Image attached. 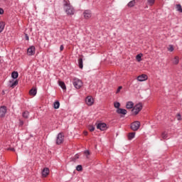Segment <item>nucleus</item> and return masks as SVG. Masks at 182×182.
Masks as SVG:
<instances>
[{
    "instance_id": "1",
    "label": "nucleus",
    "mask_w": 182,
    "mask_h": 182,
    "mask_svg": "<svg viewBox=\"0 0 182 182\" xmlns=\"http://www.w3.org/2000/svg\"><path fill=\"white\" fill-rule=\"evenodd\" d=\"M63 9L68 16H73L76 14V9H75V7L70 3L64 5Z\"/></svg>"
},
{
    "instance_id": "2",
    "label": "nucleus",
    "mask_w": 182,
    "mask_h": 182,
    "mask_svg": "<svg viewBox=\"0 0 182 182\" xmlns=\"http://www.w3.org/2000/svg\"><path fill=\"white\" fill-rule=\"evenodd\" d=\"M141 109H143V105L141 103L136 104L132 109V112L134 114L137 115L139 112H141Z\"/></svg>"
},
{
    "instance_id": "3",
    "label": "nucleus",
    "mask_w": 182,
    "mask_h": 182,
    "mask_svg": "<svg viewBox=\"0 0 182 182\" xmlns=\"http://www.w3.org/2000/svg\"><path fill=\"white\" fill-rule=\"evenodd\" d=\"M73 84L75 89H80L83 86V82L79 78H74L73 80Z\"/></svg>"
},
{
    "instance_id": "4",
    "label": "nucleus",
    "mask_w": 182,
    "mask_h": 182,
    "mask_svg": "<svg viewBox=\"0 0 182 182\" xmlns=\"http://www.w3.org/2000/svg\"><path fill=\"white\" fill-rule=\"evenodd\" d=\"M64 140H65V135H63V133L60 132L56 136L55 143L59 146L60 144H62V143H63Z\"/></svg>"
},
{
    "instance_id": "5",
    "label": "nucleus",
    "mask_w": 182,
    "mask_h": 182,
    "mask_svg": "<svg viewBox=\"0 0 182 182\" xmlns=\"http://www.w3.org/2000/svg\"><path fill=\"white\" fill-rule=\"evenodd\" d=\"M8 112V108L6 106L3 105L0 107V119H4L5 116H6V113Z\"/></svg>"
},
{
    "instance_id": "6",
    "label": "nucleus",
    "mask_w": 182,
    "mask_h": 182,
    "mask_svg": "<svg viewBox=\"0 0 182 182\" xmlns=\"http://www.w3.org/2000/svg\"><path fill=\"white\" fill-rule=\"evenodd\" d=\"M131 129L134 132H137L138 129H140V122L135 121L131 124Z\"/></svg>"
},
{
    "instance_id": "7",
    "label": "nucleus",
    "mask_w": 182,
    "mask_h": 182,
    "mask_svg": "<svg viewBox=\"0 0 182 182\" xmlns=\"http://www.w3.org/2000/svg\"><path fill=\"white\" fill-rule=\"evenodd\" d=\"M36 50V48H35V46H31L27 49V55H28V56H33V55H35Z\"/></svg>"
},
{
    "instance_id": "8",
    "label": "nucleus",
    "mask_w": 182,
    "mask_h": 182,
    "mask_svg": "<svg viewBox=\"0 0 182 182\" xmlns=\"http://www.w3.org/2000/svg\"><path fill=\"white\" fill-rule=\"evenodd\" d=\"M97 129L98 130H101L102 132H105L107 129V125L105 123H98L97 125Z\"/></svg>"
},
{
    "instance_id": "9",
    "label": "nucleus",
    "mask_w": 182,
    "mask_h": 182,
    "mask_svg": "<svg viewBox=\"0 0 182 182\" xmlns=\"http://www.w3.org/2000/svg\"><path fill=\"white\" fill-rule=\"evenodd\" d=\"M18 83H19V80H11L9 81V87H12V89H14V87H15V86H18Z\"/></svg>"
},
{
    "instance_id": "10",
    "label": "nucleus",
    "mask_w": 182,
    "mask_h": 182,
    "mask_svg": "<svg viewBox=\"0 0 182 182\" xmlns=\"http://www.w3.org/2000/svg\"><path fill=\"white\" fill-rule=\"evenodd\" d=\"M85 102L87 106H92L93 103H95V101L93 100V98H92V97L88 96L85 99Z\"/></svg>"
},
{
    "instance_id": "11",
    "label": "nucleus",
    "mask_w": 182,
    "mask_h": 182,
    "mask_svg": "<svg viewBox=\"0 0 182 182\" xmlns=\"http://www.w3.org/2000/svg\"><path fill=\"white\" fill-rule=\"evenodd\" d=\"M83 15H84L85 19H89L92 18V11H90V10H85L83 12Z\"/></svg>"
},
{
    "instance_id": "12",
    "label": "nucleus",
    "mask_w": 182,
    "mask_h": 182,
    "mask_svg": "<svg viewBox=\"0 0 182 182\" xmlns=\"http://www.w3.org/2000/svg\"><path fill=\"white\" fill-rule=\"evenodd\" d=\"M147 79H148V77H147V75L146 74H142L137 77V80L139 82H144L145 80H147Z\"/></svg>"
},
{
    "instance_id": "13",
    "label": "nucleus",
    "mask_w": 182,
    "mask_h": 182,
    "mask_svg": "<svg viewBox=\"0 0 182 182\" xmlns=\"http://www.w3.org/2000/svg\"><path fill=\"white\" fill-rule=\"evenodd\" d=\"M117 114H127V110H126V109H123V108H118L117 109Z\"/></svg>"
},
{
    "instance_id": "14",
    "label": "nucleus",
    "mask_w": 182,
    "mask_h": 182,
    "mask_svg": "<svg viewBox=\"0 0 182 182\" xmlns=\"http://www.w3.org/2000/svg\"><path fill=\"white\" fill-rule=\"evenodd\" d=\"M134 106V103H133V102L132 101H129L126 104L127 109H133Z\"/></svg>"
},
{
    "instance_id": "15",
    "label": "nucleus",
    "mask_w": 182,
    "mask_h": 182,
    "mask_svg": "<svg viewBox=\"0 0 182 182\" xmlns=\"http://www.w3.org/2000/svg\"><path fill=\"white\" fill-rule=\"evenodd\" d=\"M36 93H38V90H36V88H32L29 91V95H31V96H36Z\"/></svg>"
},
{
    "instance_id": "16",
    "label": "nucleus",
    "mask_w": 182,
    "mask_h": 182,
    "mask_svg": "<svg viewBox=\"0 0 182 182\" xmlns=\"http://www.w3.org/2000/svg\"><path fill=\"white\" fill-rule=\"evenodd\" d=\"M49 174V168H45L42 171V176L43 177H47Z\"/></svg>"
},
{
    "instance_id": "17",
    "label": "nucleus",
    "mask_w": 182,
    "mask_h": 182,
    "mask_svg": "<svg viewBox=\"0 0 182 182\" xmlns=\"http://www.w3.org/2000/svg\"><path fill=\"white\" fill-rule=\"evenodd\" d=\"M58 85L63 89V90H66V85L63 81H58Z\"/></svg>"
},
{
    "instance_id": "18",
    "label": "nucleus",
    "mask_w": 182,
    "mask_h": 182,
    "mask_svg": "<svg viewBox=\"0 0 182 182\" xmlns=\"http://www.w3.org/2000/svg\"><path fill=\"white\" fill-rule=\"evenodd\" d=\"M78 66L80 69H83V58H80L78 59Z\"/></svg>"
},
{
    "instance_id": "19",
    "label": "nucleus",
    "mask_w": 182,
    "mask_h": 182,
    "mask_svg": "<svg viewBox=\"0 0 182 182\" xmlns=\"http://www.w3.org/2000/svg\"><path fill=\"white\" fill-rule=\"evenodd\" d=\"M19 76V73H18V71H14L11 73V77L12 79H18V77Z\"/></svg>"
},
{
    "instance_id": "20",
    "label": "nucleus",
    "mask_w": 182,
    "mask_h": 182,
    "mask_svg": "<svg viewBox=\"0 0 182 182\" xmlns=\"http://www.w3.org/2000/svg\"><path fill=\"white\" fill-rule=\"evenodd\" d=\"M4 29H5V23L4 21H0V33L4 32Z\"/></svg>"
},
{
    "instance_id": "21",
    "label": "nucleus",
    "mask_w": 182,
    "mask_h": 182,
    "mask_svg": "<svg viewBox=\"0 0 182 182\" xmlns=\"http://www.w3.org/2000/svg\"><path fill=\"white\" fill-rule=\"evenodd\" d=\"M135 136H136V132H131L128 134V139L133 140Z\"/></svg>"
},
{
    "instance_id": "22",
    "label": "nucleus",
    "mask_w": 182,
    "mask_h": 182,
    "mask_svg": "<svg viewBox=\"0 0 182 182\" xmlns=\"http://www.w3.org/2000/svg\"><path fill=\"white\" fill-rule=\"evenodd\" d=\"M127 5L129 8H133V6H134V5H136V0H132V1H129Z\"/></svg>"
},
{
    "instance_id": "23",
    "label": "nucleus",
    "mask_w": 182,
    "mask_h": 182,
    "mask_svg": "<svg viewBox=\"0 0 182 182\" xmlns=\"http://www.w3.org/2000/svg\"><path fill=\"white\" fill-rule=\"evenodd\" d=\"M53 107L54 109H59V107H60V102H59V101H55L53 103Z\"/></svg>"
},
{
    "instance_id": "24",
    "label": "nucleus",
    "mask_w": 182,
    "mask_h": 182,
    "mask_svg": "<svg viewBox=\"0 0 182 182\" xmlns=\"http://www.w3.org/2000/svg\"><path fill=\"white\" fill-rule=\"evenodd\" d=\"M176 9L178 12H180L182 14V8H181V4H176Z\"/></svg>"
},
{
    "instance_id": "25",
    "label": "nucleus",
    "mask_w": 182,
    "mask_h": 182,
    "mask_svg": "<svg viewBox=\"0 0 182 182\" xmlns=\"http://www.w3.org/2000/svg\"><path fill=\"white\" fill-rule=\"evenodd\" d=\"M22 116L24 119H28L29 117V112L28 111L23 112Z\"/></svg>"
},
{
    "instance_id": "26",
    "label": "nucleus",
    "mask_w": 182,
    "mask_h": 182,
    "mask_svg": "<svg viewBox=\"0 0 182 182\" xmlns=\"http://www.w3.org/2000/svg\"><path fill=\"white\" fill-rule=\"evenodd\" d=\"M179 62H180V60H179L178 57L176 56L173 61V65H178Z\"/></svg>"
},
{
    "instance_id": "27",
    "label": "nucleus",
    "mask_w": 182,
    "mask_h": 182,
    "mask_svg": "<svg viewBox=\"0 0 182 182\" xmlns=\"http://www.w3.org/2000/svg\"><path fill=\"white\" fill-rule=\"evenodd\" d=\"M141 56H143V54L141 53L136 55V59L137 62H141Z\"/></svg>"
},
{
    "instance_id": "28",
    "label": "nucleus",
    "mask_w": 182,
    "mask_h": 182,
    "mask_svg": "<svg viewBox=\"0 0 182 182\" xmlns=\"http://www.w3.org/2000/svg\"><path fill=\"white\" fill-rule=\"evenodd\" d=\"M155 2H156V0H147V4L150 6H153V5H154Z\"/></svg>"
},
{
    "instance_id": "29",
    "label": "nucleus",
    "mask_w": 182,
    "mask_h": 182,
    "mask_svg": "<svg viewBox=\"0 0 182 182\" xmlns=\"http://www.w3.org/2000/svg\"><path fill=\"white\" fill-rule=\"evenodd\" d=\"M161 137L164 139V140H166L167 137H168V135L167 134V132H164L161 134Z\"/></svg>"
},
{
    "instance_id": "30",
    "label": "nucleus",
    "mask_w": 182,
    "mask_h": 182,
    "mask_svg": "<svg viewBox=\"0 0 182 182\" xmlns=\"http://www.w3.org/2000/svg\"><path fill=\"white\" fill-rule=\"evenodd\" d=\"M176 119H177V120H178V122H181V120H182L181 114L178 113V114H176Z\"/></svg>"
},
{
    "instance_id": "31",
    "label": "nucleus",
    "mask_w": 182,
    "mask_h": 182,
    "mask_svg": "<svg viewBox=\"0 0 182 182\" xmlns=\"http://www.w3.org/2000/svg\"><path fill=\"white\" fill-rule=\"evenodd\" d=\"M114 106L116 109H120V102H114Z\"/></svg>"
},
{
    "instance_id": "32",
    "label": "nucleus",
    "mask_w": 182,
    "mask_h": 182,
    "mask_svg": "<svg viewBox=\"0 0 182 182\" xmlns=\"http://www.w3.org/2000/svg\"><path fill=\"white\" fill-rule=\"evenodd\" d=\"M76 170H77V171H82V170H83L82 165H77L76 166Z\"/></svg>"
},
{
    "instance_id": "33",
    "label": "nucleus",
    "mask_w": 182,
    "mask_h": 182,
    "mask_svg": "<svg viewBox=\"0 0 182 182\" xmlns=\"http://www.w3.org/2000/svg\"><path fill=\"white\" fill-rule=\"evenodd\" d=\"M63 6L67 5L68 4H70V1L69 0H63Z\"/></svg>"
},
{
    "instance_id": "34",
    "label": "nucleus",
    "mask_w": 182,
    "mask_h": 182,
    "mask_svg": "<svg viewBox=\"0 0 182 182\" xmlns=\"http://www.w3.org/2000/svg\"><path fill=\"white\" fill-rule=\"evenodd\" d=\"M122 89H123V87H122V86L118 87L116 93H117H117H119V92H120V90H122Z\"/></svg>"
},
{
    "instance_id": "35",
    "label": "nucleus",
    "mask_w": 182,
    "mask_h": 182,
    "mask_svg": "<svg viewBox=\"0 0 182 182\" xmlns=\"http://www.w3.org/2000/svg\"><path fill=\"white\" fill-rule=\"evenodd\" d=\"M90 132H95V127L94 126H90L89 127Z\"/></svg>"
},
{
    "instance_id": "36",
    "label": "nucleus",
    "mask_w": 182,
    "mask_h": 182,
    "mask_svg": "<svg viewBox=\"0 0 182 182\" xmlns=\"http://www.w3.org/2000/svg\"><path fill=\"white\" fill-rule=\"evenodd\" d=\"M168 50L173 52V50H174V47H173V46H169Z\"/></svg>"
},
{
    "instance_id": "37",
    "label": "nucleus",
    "mask_w": 182,
    "mask_h": 182,
    "mask_svg": "<svg viewBox=\"0 0 182 182\" xmlns=\"http://www.w3.org/2000/svg\"><path fill=\"white\" fill-rule=\"evenodd\" d=\"M85 154H86V156H89L90 154V151H89V150L85 151Z\"/></svg>"
},
{
    "instance_id": "38",
    "label": "nucleus",
    "mask_w": 182,
    "mask_h": 182,
    "mask_svg": "<svg viewBox=\"0 0 182 182\" xmlns=\"http://www.w3.org/2000/svg\"><path fill=\"white\" fill-rule=\"evenodd\" d=\"M0 15H4V9L0 8Z\"/></svg>"
},
{
    "instance_id": "39",
    "label": "nucleus",
    "mask_w": 182,
    "mask_h": 182,
    "mask_svg": "<svg viewBox=\"0 0 182 182\" xmlns=\"http://www.w3.org/2000/svg\"><path fill=\"white\" fill-rule=\"evenodd\" d=\"M26 41H29V36L28 34H25Z\"/></svg>"
},
{
    "instance_id": "40",
    "label": "nucleus",
    "mask_w": 182,
    "mask_h": 182,
    "mask_svg": "<svg viewBox=\"0 0 182 182\" xmlns=\"http://www.w3.org/2000/svg\"><path fill=\"white\" fill-rule=\"evenodd\" d=\"M63 49H65V47L63 46V45H61L60 46V50L62 51V50H63Z\"/></svg>"
},
{
    "instance_id": "41",
    "label": "nucleus",
    "mask_w": 182,
    "mask_h": 182,
    "mask_svg": "<svg viewBox=\"0 0 182 182\" xmlns=\"http://www.w3.org/2000/svg\"><path fill=\"white\" fill-rule=\"evenodd\" d=\"M77 159H79V156L77 154H75V156H74V160H77Z\"/></svg>"
},
{
    "instance_id": "42",
    "label": "nucleus",
    "mask_w": 182,
    "mask_h": 182,
    "mask_svg": "<svg viewBox=\"0 0 182 182\" xmlns=\"http://www.w3.org/2000/svg\"><path fill=\"white\" fill-rule=\"evenodd\" d=\"M23 124V121L20 120L19 122V126H22Z\"/></svg>"
},
{
    "instance_id": "43",
    "label": "nucleus",
    "mask_w": 182,
    "mask_h": 182,
    "mask_svg": "<svg viewBox=\"0 0 182 182\" xmlns=\"http://www.w3.org/2000/svg\"><path fill=\"white\" fill-rule=\"evenodd\" d=\"M10 150H11V151H15V148H11Z\"/></svg>"
},
{
    "instance_id": "44",
    "label": "nucleus",
    "mask_w": 182,
    "mask_h": 182,
    "mask_svg": "<svg viewBox=\"0 0 182 182\" xmlns=\"http://www.w3.org/2000/svg\"><path fill=\"white\" fill-rule=\"evenodd\" d=\"M2 95H5V91H2Z\"/></svg>"
},
{
    "instance_id": "45",
    "label": "nucleus",
    "mask_w": 182,
    "mask_h": 182,
    "mask_svg": "<svg viewBox=\"0 0 182 182\" xmlns=\"http://www.w3.org/2000/svg\"><path fill=\"white\" fill-rule=\"evenodd\" d=\"M85 136H86V135L87 134V132H85Z\"/></svg>"
},
{
    "instance_id": "46",
    "label": "nucleus",
    "mask_w": 182,
    "mask_h": 182,
    "mask_svg": "<svg viewBox=\"0 0 182 182\" xmlns=\"http://www.w3.org/2000/svg\"><path fill=\"white\" fill-rule=\"evenodd\" d=\"M0 65H1V59H0Z\"/></svg>"
},
{
    "instance_id": "47",
    "label": "nucleus",
    "mask_w": 182,
    "mask_h": 182,
    "mask_svg": "<svg viewBox=\"0 0 182 182\" xmlns=\"http://www.w3.org/2000/svg\"><path fill=\"white\" fill-rule=\"evenodd\" d=\"M3 1H6V0H3Z\"/></svg>"
}]
</instances>
